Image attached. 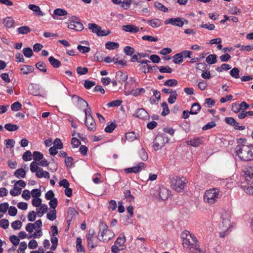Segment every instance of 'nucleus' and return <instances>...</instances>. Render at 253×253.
<instances>
[{"instance_id": "34", "label": "nucleus", "mask_w": 253, "mask_h": 253, "mask_svg": "<svg viewBox=\"0 0 253 253\" xmlns=\"http://www.w3.org/2000/svg\"><path fill=\"white\" fill-rule=\"evenodd\" d=\"M201 109V106L198 103H194L191 108V114L196 115Z\"/></svg>"}, {"instance_id": "33", "label": "nucleus", "mask_w": 253, "mask_h": 253, "mask_svg": "<svg viewBox=\"0 0 253 253\" xmlns=\"http://www.w3.org/2000/svg\"><path fill=\"white\" fill-rule=\"evenodd\" d=\"M119 44L117 42H108L105 43V48L109 50H113L118 48Z\"/></svg>"}, {"instance_id": "15", "label": "nucleus", "mask_w": 253, "mask_h": 253, "mask_svg": "<svg viewBox=\"0 0 253 253\" xmlns=\"http://www.w3.org/2000/svg\"><path fill=\"white\" fill-rule=\"evenodd\" d=\"M134 116L142 120H146L149 117V114L143 108L137 109Z\"/></svg>"}, {"instance_id": "35", "label": "nucleus", "mask_w": 253, "mask_h": 253, "mask_svg": "<svg viewBox=\"0 0 253 253\" xmlns=\"http://www.w3.org/2000/svg\"><path fill=\"white\" fill-rule=\"evenodd\" d=\"M126 241V237L124 233H122L118 237L115 241V244L118 245L119 246H123Z\"/></svg>"}, {"instance_id": "22", "label": "nucleus", "mask_w": 253, "mask_h": 253, "mask_svg": "<svg viewBox=\"0 0 253 253\" xmlns=\"http://www.w3.org/2000/svg\"><path fill=\"white\" fill-rule=\"evenodd\" d=\"M123 30L128 32L135 33L139 31V28L134 25H126L123 26Z\"/></svg>"}, {"instance_id": "20", "label": "nucleus", "mask_w": 253, "mask_h": 253, "mask_svg": "<svg viewBox=\"0 0 253 253\" xmlns=\"http://www.w3.org/2000/svg\"><path fill=\"white\" fill-rule=\"evenodd\" d=\"M150 61L147 60H142L140 61V64L138 65L139 67V70L144 74H147L149 72V69H148V63H150Z\"/></svg>"}, {"instance_id": "38", "label": "nucleus", "mask_w": 253, "mask_h": 253, "mask_svg": "<svg viewBox=\"0 0 253 253\" xmlns=\"http://www.w3.org/2000/svg\"><path fill=\"white\" fill-rule=\"evenodd\" d=\"M206 61L209 64H214L217 62V56L215 54H211L206 58Z\"/></svg>"}, {"instance_id": "48", "label": "nucleus", "mask_w": 253, "mask_h": 253, "mask_svg": "<svg viewBox=\"0 0 253 253\" xmlns=\"http://www.w3.org/2000/svg\"><path fill=\"white\" fill-rule=\"evenodd\" d=\"M73 98L74 99L77 100V101L78 102V103L82 106H86V107H88V104L84 99L83 98L80 97L79 96L74 95L73 96Z\"/></svg>"}, {"instance_id": "60", "label": "nucleus", "mask_w": 253, "mask_h": 253, "mask_svg": "<svg viewBox=\"0 0 253 253\" xmlns=\"http://www.w3.org/2000/svg\"><path fill=\"white\" fill-rule=\"evenodd\" d=\"M142 39L144 41H148L152 42H155L158 41L157 37H153L149 35H145L142 37Z\"/></svg>"}, {"instance_id": "55", "label": "nucleus", "mask_w": 253, "mask_h": 253, "mask_svg": "<svg viewBox=\"0 0 253 253\" xmlns=\"http://www.w3.org/2000/svg\"><path fill=\"white\" fill-rule=\"evenodd\" d=\"M23 53L27 58H30L33 54V51L30 47H26L23 49Z\"/></svg>"}, {"instance_id": "7", "label": "nucleus", "mask_w": 253, "mask_h": 253, "mask_svg": "<svg viewBox=\"0 0 253 253\" xmlns=\"http://www.w3.org/2000/svg\"><path fill=\"white\" fill-rule=\"evenodd\" d=\"M243 176L248 184H253V165L246 166L243 170Z\"/></svg>"}, {"instance_id": "28", "label": "nucleus", "mask_w": 253, "mask_h": 253, "mask_svg": "<svg viewBox=\"0 0 253 253\" xmlns=\"http://www.w3.org/2000/svg\"><path fill=\"white\" fill-rule=\"evenodd\" d=\"M125 136L128 141H133L138 139V134L135 133L134 131H131L126 133Z\"/></svg>"}, {"instance_id": "37", "label": "nucleus", "mask_w": 253, "mask_h": 253, "mask_svg": "<svg viewBox=\"0 0 253 253\" xmlns=\"http://www.w3.org/2000/svg\"><path fill=\"white\" fill-rule=\"evenodd\" d=\"M17 31L19 34L25 35L31 32V29L27 26H24L18 28Z\"/></svg>"}, {"instance_id": "52", "label": "nucleus", "mask_w": 253, "mask_h": 253, "mask_svg": "<svg viewBox=\"0 0 253 253\" xmlns=\"http://www.w3.org/2000/svg\"><path fill=\"white\" fill-rule=\"evenodd\" d=\"M141 159L143 161H146L148 159V155L145 149L141 148L138 152Z\"/></svg>"}, {"instance_id": "39", "label": "nucleus", "mask_w": 253, "mask_h": 253, "mask_svg": "<svg viewBox=\"0 0 253 253\" xmlns=\"http://www.w3.org/2000/svg\"><path fill=\"white\" fill-rule=\"evenodd\" d=\"M124 197L129 202H133L134 200V196L131 194L130 191L129 190H126L124 192Z\"/></svg>"}, {"instance_id": "9", "label": "nucleus", "mask_w": 253, "mask_h": 253, "mask_svg": "<svg viewBox=\"0 0 253 253\" xmlns=\"http://www.w3.org/2000/svg\"><path fill=\"white\" fill-rule=\"evenodd\" d=\"M225 122L227 124L232 126L236 130H243L245 129V126H240L239 123L232 117L225 118Z\"/></svg>"}, {"instance_id": "61", "label": "nucleus", "mask_w": 253, "mask_h": 253, "mask_svg": "<svg viewBox=\"0 0 253 253\" xmlns=\"http://www.w3.org/2000/svg\"><path fill=\"white\" fill-rule=\"evenodd\" d=\"M124 51L125 54L127 55H132L134 52V49L133 48L129 46H126L124 47Z\"/></svg>"}, {"instance_id": "46", "label": "nucleus", "mask_w": 253, "mask_h": 253, "mask_svg": "<svg viewBox=\"0 0 253 253\" xmlns=\"http://www.w3.org/2000/svg\"><path fill=\"white\" fill-rule=\"evenodd\" d=\"M4 127L6 130L9 131H15L18 129V126L10 123L5 124L4 126Z\"/></svg>"}, {"instance_id": "16", "label": "nucleus", "mask_w": 253, "mask_h": 253, "mask_svg": "<svg viewBox=\"0 0 253 253\" xmlns=\"http://www.w3.org/2000/svg\"><path fill=\"white\" fill-rule=\"evenodd\" d=\"M170 195V191L165 187L160 188L158 190L159 198L162 200L168 199Z\"/></svg>"}, {"instance_id": "64", "label": "nucleus", "mask_w": 253, "mask_h": 253, "mask_svg": "<svg viewBox=\"0 0 253 253\" xmlns=\"http://www.w3.org/2000/svg\"><path fill=\"white\" fill-rule=\"evenodd\" d=\"M9 240L14 246H17L19 243V239L16 235H12L9 237Z\"/></svg>"}, {"instance_id": "5", "label": "nucleus", "mask_w": 253, "mask_h": 253, "mask_svg": "<svg viewBox=\"0 0 253 253\" xmlns=\"http://www.w3.org/2000/svg\"><path fill=\"white\" fill-rule=\"evenodd\" d=\"M186 180L184 177L175 176L171 179V186L177 192L183 191L186 184Z\"/></svg>"}, {"instance_id": "58", "label": "nucleus", "mask_w": 253, "mask_h": 253, "mask_svg": "<svg viewBox=\"0 0 253 253\" xmlns=\"http://www.w3.org/2000/svg\"><path fill=\"white\" fill-rule=\"evenodd\" d=\"M22 108V105L19 102L13 103L11 106V109L13 111H18Z\"/></svg>"}, {"instance_id": "57", "label": "nucleus", "mask_w": 253, "mask_h": 253, "mask_svg": "<svg viewBox=\"0 0 253 253\" xmlns=\"http://www.w3.org/2000/svg\"><path fill=\"white\" fill-rule=\"evenodd\" d=\"M154 6L158 9L159 10L164 11V12H168V9L166 7H165L164 5L161 4L158 2H155L154 3Z\"/></svg>"}, {"instance_id": "43", "label": "nucleus", "mask_w": 253, "mask_h": 253, "mask_svg": "<svg viewBox=\"0 0 253 253\" xmlns=\"http://www.w3.org/2000/svg\"><path fill=\"white\" fill-rule=\"evenodd\" d=\"M38 165L39 164H38L36 162H32L31 163L30 165V168L32 172H35L36 173H37V171H39V169L41 168L40 167H39Z\"/></svg>"}, {"instance_id": "1", "label": "nucleus", "mask_w": 253, "mask_h": 253, "mask_svg": "<svg viewBox=\"0 0 253 253\" xmlns=\"http://www.w3.org/2000/svg\"><path fill=\"white\" fill-rule=\"evenodd\" d=\"M235 153L239 159L244 161L253 160V144L248 143L245 138L237 139Z\"/></svg>"}, {"instance_id": "19", "label": "nucleus", "mask_w": 253, "mask_h": 253, "mask_svg": "<svg viewBox=\"0 0 253 253\" xmlns=\"http://www.w3.org/2000/svg\"><path fill=\"white\" fill-rule=\"evenodd\" d=\"M95 233V232L94 229H90L88 230V233L86 235L87 245L91 249H93L95 247L92 240L93 237Z\"/></svg>"}, {"instance_id": "32", "label": "nucleus", "mask_w": 253, "mask_h": 253, "mask_svg": "<svg viewBox=\"0 0 253 253\" xmlns=\"http://www.w3.org/2000/svg\"><path fill=\"white\" fill-rule=\"evenodd\" d=\"M79 214L77 211L73 208L70 207L67 211V217L72 220L75 217L76 215Z\"/></svg>"}, {"instance_id": "63", "label": "nucleus", "mask_w": 253, "mask_h": 253, "mask_svg": "<svg viewBox=\"0 0 253 253\" xmlns=\"http://www.w3.org/2000/svg\"><path fill=\"white\" fill-rule=\"evenodd\" d=\"M22 225V223L19 220H15L11 223V227L15 230L19 229Z\"/></svg>"}, {"instance_id": "6", "label": "nucleus", "mask_w": 253, "mask_h": 253, "mask_svg": "<svg viewBox=\"0 0 253 253\" xmlns=\"http://www.w3.org/2000/svg\"><path fill=\"white\" fill-rule=\"evenodd\" d=\"M169 140V138L164 134L157 135L153 142L154 150L158 151L161 149Z\"/></svg>"}, {"instance_id": "4", "label": "nucleus", "mask_w": 253, "mask_h": 253, "mask_svg": "<svg viewBox=\"0 0 253 253\" xmlns=\"http://www.w3.org/2000/svg\"><path fill=\"white\" fill-rule=\"evenodd\" d=\"M99 228V231L97 238L100 241L108 242L115 235L113 232L108 230L107 225L102 221L100 222Z\"/></svg>"}, {"instance_id": "2", "label": "nucleus", "mask_w": 253, "mask_h": 253, "mask_svg": "<svg viewBox=\"0 0 253 253\" xmlns=\"http://www.w3.org/2000/svg\"><path fill=\"white\" fill-rule=\"evenodd\" d=\"M181 238L183 239V246L184 248L190 251H192V249H198V240L195 235L190 233L189 231H183L181 234Z\"/></svg>"}, {"instance_id": "40", "label": "nucleus", "mask_w": 253, "mask_h": 253, "mask_svg": "<svg viewBox=\"0 0 253 253\" xmlns=\"http://www.w3.org/2000/svg\"><path fill=\"white\" fill-rule=\"evenodd\" d=\"M33 157L34 162L40 161L43 158V154L39 151H34L33 153Z\"/></svg>"}, {"instance_id": "12", "label": "nucleus", "mask_w": 253, "mask_h": 253, "mask_svg": "<svg viewBox=\"0 0 253 253\" xmlns=\"http://www.w3.org/2000/svg\"><path fill=\"white\" fill-rule=\"evenodd\" d=\"M165 24H171L173 26L182 27L184 25L183 18L180 17L169 18L165 21Z\"/></svg>"}, {"instance_id": "51", "label": "nucleus", "mask_w": 253, "mask_h": 253, "mask_svg": "<svg viewBox=\"0 0 253 253\" xmlns=\"http://www.w3.org/2000/svg\"><path fill=\"white\" fill-rule=\"evenodd\" d=\"M82 239L78 237L76 241V247L78 252H84V250L82 245Z\"/></svg>"}, {"instance_id": "17", "label": "nucleus", "mask_w": 253, "mask_h": 253, "mask_svg": "<svg viewBox=\"0 0 253 253\" xmlns=\"http://www.w3.org/2000/svg\"><path fill=\"white\" fill-rule=\"evenodd\" d=\"M115 78L120 84H123L127 80L128 76L126 73L118 71L116 73Z\"/></svg>"}, {"instance_id": "50", "label": "nucleus", "mask_w": 253, "mask_h": 253, "mask_svg": "<svg viewBox=\"0 0 253 253\" xmlns=\"http://www.w3.org/2000/svg\"><path fill=\"white\" fill-rule=\"evenodd\" d=\"M177 96V92L175 90H173L172 92L170 93V95L168 98V102L170 104H173L175 102L176 100V98Z\"/></svg>"}, {"instance_id": "45", "label": "nucleus", "mask_w": 253, "mask_h": 253, "mask_svg": "<svg viewBox=\"0 0 253 253\" xmlns=\"http://www.w3.org/2000/svg\"><path fill=\"white\" fill-rule=\"evenodd\" d=\"M239 73V69L237 67H234L230 71V75L234 78L238 79L240 77Z\"/></svg>"}, {"instance_id": "10", "label": "nucleus", "mask_w": 253, "mask_h": 253, "mask_svg": "<svg viewBox=\"0 0 253 253\" xmlns=\"http://www.w3.org/2000/svg\"><path fill=\"white\" fill-rule=\"evenodd\" d=\"M85 125L89 131H94L95 130L96 125L91 114H89L88 115L86 114Z\"/></svg>"}, {"instance_id": "53", "label": "nucleus", "mask_w": 253, "mask_h": 253, "mask_svg": "<svg viewBox=\"0 0 253 253\" xmlns=\"http://www.w3.org/2000/svg\"><path fill=\"white\" fill-rule=\"evenodd\" d=\"M117 125L114 123H111L105 128V131L108 133H111L116 127Z\"/></svg>"}, {"instance_id": "30", "label": "nucleus", "mask_w": 253, "mask_h": 253, "mask_svg": "<svg viewBox=\"0 0 253 253\" xmlns=\"http://www.w3.org/2000/svg\"><path fill=\"white\" fill-rule=\"evenodd\" d=\"M147 23L153 28H157L161 24V20L158 18H154L148 20Z\"/></svg>"}, {"instance_id": "23", "label": "nucleus", "mask_w": 253, "mask_h": 253, "mask_svg": "<svg viewBox=\"0 0 253 253\" xmlns=\"http://www.w3.org/2000/svg\"><path fill=\"white\" fill-rule=\"evenodd\" d=\"M34 68L31 65H23L21 66L20 71L23 75H27L29 73H32Z\"/></svg>"}, {"instance_id": "54", "label": "nucleus", "mask_w": 253, "mask_h": 253, "mask_svg": "<svg viewBox=\"0 0 253 253\" xmlns=\"http://www.w3.org/2000/svg\"><path fill=\"white\" fill-rule=\"evenodd\" d=\"M173 62L175 64H180L183 62V59L180 53L175 54L173 56Z\"/></svg>"}, {"instance_id": "44", "label": "nucleus", "mask_w": 253, "mask_h": 253, "mask_svg": "<svg viewBox=\"0 0 253 253\" xmlns=\"http://www.w3.org/2000/svg\"><path fill=\"white\" fill-rule=\"evenodd\" d=\"M162 107L163 108V111L161 113L162 116H166L169 114L170 111L167 103L166 102H163L162 104Z\"/></svg>"}, {"instance_id": "31", "label": "nucleus", "mask_w": 253, "mask_h": 253, "mask_svg": "<svg viewBox=\"0 0 253 253\" xmlns=\"http://www.w3.org/2000/svg\"><path fill=\"white\" fill-rule=\"evenodd\" d=\"M14 20L11 17H7L3 20V24L8 28H12L13 26Z\"/></svg>"}, {"instance_id": "56", "label": "nucleus", "mask_w": 253, "mask_h": 253, "mask_svg": "<svg viewBox=\"0 0 253 253\" xmlns=\"http://www.w3.org/2000/svg\"><path fill=\"white\" fill-rule=\"evenodd\" d=\"M56 210H52L47 214V218L48 219L53 221L56 218Z\"/></svg>"}, {"instance_id": "25", "label": "nucleus", "mask_w": 253, "mask_h": 253, "mask_svg": "<svg viewBox=\"0 0 253 253\" xmlns=\"http://www.w3.org/2000/svg\"><path fill=\"white\" fill-rule=\"evenodd\" d=\"M28 8L34 12H36L37 15L43 16V13L41 10L40 7L33 4H30L28 5Z\"/></svg>"}, {"instance_id": "42", "label": "nucleus", "mask_w": 253, "mask_h": 253, "mask_svg": "<svg viewBox=\"0 0 253 253\" xmlns=\"http://www.w3.org/2000/svg\"><path fill=\"white\" fill-rule=\"evenodd\" d=\"M36 67L38 68L40 71L45 73L47 71L46 65L45 63H44L42 61H40L37 63L35 65Z\"/></svg>"}, {"instance_id": "27", "label": "nucleus", "mask_w": 253, "mask_h": 253, "mask_svg": "<svg viewBox=\"0 0 253 253\" xmlns=\"http://www.w3.org/2000/svg\"><path fill=\"white\" fill-rule=\"evenodd\" d=\"M47 207L45 204H42L40 208H37V214L39 217H42L47 211Z\"/></svg>"}, {"instance_id": "47", "label": "nucleus", "mask_w": 253, "mask_h": 253, "mask_svg": "<svg viewBox=\"0 0 253 253\" xmlns=\"http://www.w3.org/2000/svg\"><path fill=\"white\" fill-rule=\"evenodd\" d=\"M51 242L52 243V246L50 247V249L52 251H55L58 245V239L56 237L54 236H51Z\"/></svg>"}, {"instance_id": "21", "label": "nucleus", "mask_w": 253, "mask_h": 253, "mask_svg": "<svg viewBox=\"0 0 253 253\" xmlns=\"http://www.w3.org/2000/svg\"><path fill=\"white\" fill-rule=\"evenodd\" d=\"M203 142L202 137H195L187 141V144L193 147H198Z\"/></svg>"}, {"instance_id": "8", "label": "nucleus", "mask_w": 253, "mask_h": 253, "mask_svg": "<svg viewBox=\"0 0 253 253\" xmlns=\"http://www.w3.org/2000/svg\"><path fill=\"white\" fill-rule=\"evenodd\" d=\"M88 28L92 32L97 34L98 36H105L108 35L110 33L109 30H107L106 33L104 31L102 30L101 28L94 23H89Z\"/></svg>"}, {"instance_id": "26", "label": "nucleus", "mask_w": 253, "mask_h": 253, "mask_svg": "<svg viewBox=\"0 0 253 253\" xmlns=\"http://www.w3.org/2000/svg\"><path fill=\"white\" fill-rule=\"evenodd\" d=\"M36 175L37 177L40 178L44 177L49 179L50 178L49 172L47 171L43 170L42 168L37 171V173H36Z\"/></svg>"}, {"instance_id": "14", "label": "nucleus", "mask_w": 253, "mask_h": 253, "mask_svg": "<svg viewBox=\"0 0 253 253\" xmlns=\"http://www.w3.org/2000/svg\"><path fill=\"white\" fill-rule=\"evenodd\" d=\"M144 166L145 164L141 162L139 163L138 165L136 166L125 169V171L126 173H136L139 172L144 167Z\"/></svg>"}, {"instance_id": "13", "label": "nucleus", "mask_w": 253, "mask_h": 253, "mask_svg": "<svg viewBox=\"0 0 253 253\" xmlns=\"http://www.w3.org/2000/svg\"><path fill=\"white\" fill-rule=\"evenodd\" d=\"M231 212L229 211H224L221 213V217L222 218L223 226L231 227Z\"/></svg>"}, {"instance_id": "11", "label": "nucleus", "mask_w": 253, "mask_h": 253, "mask_svg": "<svg viewBox=\"0 0 253 253\" xmlns=\"http://www.w3.org/2000/svg\"><path fill=\"white\" fill-rule=\"evenodd\" d=\"M17 185L22 188L26 186V183L22 180L17 181L14 186V188L10 191V194L13 196L19 195L21 192V189L17 187Z\"/></svg>"}, {"instance_id": "24", "label": "nucleus", "mask_w": 253, "mask_h": 253, "mask_svg": "<svg viewBox=\"0 0 253 253\" xmlns=\"http://www.w3.org/2000/svg\"><path fill=\"white\" fill-rule=\"evenodd\" d=\"M68 12L66 10L61 9V8H57L55 9L53 11V14L52 15V17L54 19H57L56 16H65L67 15Z\"/></svg>"}, {"instance_id": "18", "label": "nucleus", "mask_w": 253, "mask_h": 253, "mask_svg": "<svg viewBox=\"0 0 253 253\" xmlns=\"http://www.w3.org/2000/svg\"><path fill=\"white\" fill-rule=\"evenodd\" d=\"M68 27L71 29L76 31H81L84 29V26L80 21L77 22H69Z\"/></svg>"}, {"instance_id": "41", "label": "nucleus", "mask_w": 253, "mask_h": 253, "mask_svg": "<svg viewBox=\"0 0 253 253\" xmlns=\"http://www.w3.org/2000/svg\"><path fill=\"white\" fill-rule=\"evenodd\" d=\"M242 188L247 194H253V184H248V186L244 184L242 185Z\"/></svg>"}, {"instance_id": "62", "label": "nucleus", "mask_w": 253, "mask_h": 253, "mask_svg": "<svg viewBox=\"0 0 253 253\" xmlns=\"http://www.w3.org/2000/svg\"><path fill=\"white\" fill-rule=\"evenodd\" d=\"M53 145V146L56 147L58 149H61L63 147V143L59 138H56L55 139Z\"/></svg>"}, {"instance_id": "59", "label": "nucleus", "mask_w": 253, "mask_h": 253, "mask_svg": "<svg viewBox=\"0 0 253 253\" xmlns=\"http://www.w3.org/2000/svg\"><path fill=\"white\" fill-rule=\"evenodd\" d=\"M95 85V82L94 81H89L88 80H86L84 81V87L87 89L91 88Z\"/></svg>"}, {"instance_id": "3", "label": "nucleus", "mask_w": 253, "mask_h": 253, "mask_svg": "<svg viewBox=\"0 0 253 253\" xmlns=\"http://www.w3.org/2000/svg\"><path fill=\"white\" fill-rule=\"evenodd\" d=\"M221 196V192L218 188H213L205 191L204 200L205 203L212 205L216 203Z\"/></svg>"}, {"instance_id": "49", "label": "nucleus", "mask_w": 253, "mask_h": 253, "mask_svg": "<svg viewBox=\"0 0 253 253\" xmlns=\"http://www.w3.org/2000/svg\"><path fill=\"white\" fill-rule=\"evenodd\" d=\"M177 84H178V82L175 79L168 80L164 84V85L170 86V87L176 86Z\"/></svg>"}, {"instance_id": "29", "label": "nucleus", "mask_w": 253, "mask_h": 253, "mask_svg": "<svg viewBox=\"0 0 253 253\" xmlns=\"http://www.w3.org/2000/svg\"><path fill=\"white\" fill-rule=\"evenodd\" d=\"M48 61L54 68H57L61 66L60 61L52 56L48 58Z\"/></svg>"}, {"instance_id": "36", "label": "nucleus", "mask_w": 253, "mask_h": 253, "mask_svg": "<svg viewBox=\"0 0 253 253\" xmlns=\"http://www.w3.org/2000/svg\"><path fill=\"white\" fill-rule=\"evenodd\" d=\"M14 175L17 178H24L26 176V171L22 168L17 169L14 172Z\"/></svg>"}]
</instances>
